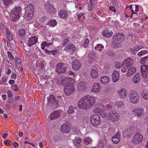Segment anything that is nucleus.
Listing matches in <instances>:
<instances>
[{"mask_svg": "<svg viewBox=\"0 0 148 148\" xmlns=\"http://www.w3.org/2000/svg\"><path fill=\"white\" fill-rule=\"evenodd\" d=\"M96 97L86 95L82 97L78 103V107L84 110L91 108L95 103Z\"/></svg>", "mask_w": 148, "mask_h": 148, "instance_id": "f257e3e1", "label": "nucleus"}, {"mask_svg": "<svg viewBox=\"0 0 148 148\" xmlns=\"http://www.w3.org/2000/svg\"><path fill=\"white\" fill-rule=\"evenodd\" d=\"M21 11V8L19 6L16 7L13 9L10 15L11 20L14 21H17L20 17Z\"/></svg>", "mask_w": 148, "mask_h": 148, "instance_id": "f03ea898", "label": "nucleus"}, {"mask_svg": "<svg viewBox=\"0 0 148 148\" xmlns=\"http://www.w3.org/2000/svg\"><path fill=\"white\" fill-rule=\"evenodd\" d=\"M92 112L94 113H99L103 117H105L107 116L105 111L104 106L101 104H98L97 107L93 110Z\"/></svg>", "mask_w": 148, "mask_h": 148, "instance_id": "7ed1b4c3", "label": "nucleus"}, {"mask_svg": "<svg viewBox=\"0 0 148 148\" xmlns=\"http://www.w3.org/2000/svg\"><path fill=\"white\" fill-rule=\"evenodd\" d=\"M129 97L131 102L133 103H137L139 100L138 94L134 90H131L129 94Z\"/></svg>", "mask_w": 148, "mask_h": 148, "instance_id": "20e7f679", "label": "nucleus"}, {"mask_svg": "<svg viewBox=\"0 0 148 148\" xmlns=\"http://www.w3.org/2000/svg\"><path fill=\"white\" fill-rule=\"evenodd\" d=\"M90 121L91 123L94 126L99 125L101 122L100 116L96 114H93L91 116Z\"/></svg>", "mask_w": 148, "mask_h": 148, "instance_id": "39448f33", "label": "nucleus"}, {"mask_svg": "<svg viewBox=\"0 0 148 148\" xmlns=\"http://www.w3.org/2000/svg\"><path fill=\"white\" fill-rule=\"evenodd\" d=\"M66 66L64 63H59L56 66V72L58 75H60L66 71Z\"/></svg>", "mask_w": 148, "mask_h": 148, "instance_id": "423d86ee", "label": "nucleus"}, {"mask_svg": "<svg viewBox=\"0 0 148 148\" xmlns=\"http://www.w3.org/2000/svg\"><path fill=\"white\" fill-rule=\"evenodd\" d=\"M34 6L33 5L30 4L28 5L26 9L25 14L27 19L28 20L31 19L33 16V12L34 11Z\"/></svg>", "mask_w": 148, "mask_h": 148, "instance_id": "0eeeda50", "label": "nucleus"}, {"mask_svg": "<svg viewBox=\"0 0 148 148\" xmlns=\"http://www.w3.org/2000/svg\"><path fill=\"white\" fill-rule=\"evenodd\" d=\"M75 87L73 84H70L65 86L64 91L66 95L69 96L71 95L75 90Z\"/></svg>", "mask_w": 148, "mask_h": 148, "instance_id": "6e6552de", "label": "nucleus"}, {"mask_svg": "<svg viewBox=\"0 0 148 148\" xmlns=\"http://www.w3.org/2000/svg\"><path fill=\"white\" fill-rule=\"evenodd\" d=\"M125 38V36L122 33L115 34L113 38V41H118L121 43Z\"/></svg>", "mask_w": 148, "mask_h": 148, "instance_id": "1a4fd4ad", "label": "nucleus"}, {"mask_svg": "<svg viewBox=\"0 0 148 148\" xmlns=\"http://www.w3.org/2000/svg\"><path fill=\"white\" fill-rule=\"evenodd\" d=\"M109 118L112 121H117L120 117V115L117 112H115L111 111L109 114Z\"/></svg>", "mask_w": 148, "mask_h": 148, "instance_id": "9d476101", "label": "nucleus"}, {"mask_svg": "<svg viewBox=\"0 0 148 148\" xmlns=\"http://www.w3.org/2000/svg\"><path fill=\"white\" fill-rule=\"evenodd\" d=\"M143 138V136L141 134H137L134 136L132 142L134 144H138L142 142Z\"/></svg>", "mask_w": 148, "mask_h": 148, "instance_id": "9b49d317", "label": "nucleus"}, {"mask_svg": "<svg viewBox=\"0 0 148 148\" xmlns=\"http://www.w3.org/2000/svg\"><path fill=\"white\" fill-rule=\"evenodd\" d=\"M58 15L61 18L65 19L68 17V12L66 10L62 9L58 12Z\"/></svg>", "mask_w": 148, "mask_h": 148, "instance_id": "f8f14e48", "label": "nucleus"}, {"mask_svg": "<svg viewBox=\"0 0 148 148\" xmlns=\"http://www.w3.org/2000/svg\"><path fill=\"white\" fill-rule=\"evenodd\" d=\"M140 71L143 77L145 79L146 78L147 74L148 73L147 66L146 65H142L141 67Z\"/></svg>", "mask_w": 148, "mask_h": 148, "instance_id": "ddd939ff", "label": "nucleus"}, {"mask_svg": "<svg viewBox=\"0 0 148 148\" xmlns=\"http://www.w3.org/2000/svg\"><path fill=\"white\" fill-rule=\"evenodd\" d=\"M38 42V38L35 36H33L30 38L27 41V45L30 47L35 44Z\"/></svg>", "mask_w": 148, "mask_h": 148, "instance_id": "4468645a", "label": "nucleus"}, {"mask_svg": "<svg viewBox=\"0 0 148 148\" xmlns=\"http://www.w3.org/2000/svg\"><path fill=\"white\" fill-rule=\"evenodd\" d=\"M121 132H118L116 134L112 137V139L113 143L114 144H118L120 140Z\"/></svg>", "mask_w": 148, "mask_h": 148, "instance_id": "2eb2a0df", "label": "nucleus"}, {"mask_svg": "<svg viewBox=\"0 0 148 148\" xmlns=\"http://www.w3.org/2000/svg\"><path fill=\"white\" fill-rule=\"evenodd\" d=\"M81 64L79 61L77 60H75L72 63V68L74 70H78L80 68Z\"/></svg>", "mask_w": 148, "mask_h": 148, "instance_id": "dca6fc26", "label": "nucleus"}, {"mask_svg": "<svg viewBox=\"0 0 148 148\" xmlns=\"http://www.w3.org/2000/svg\"><path fill=\"white\" fill-rule=\"evenodd\" d=\"M132 111L135 115L138 116H141L144 112L143 109L139 108H134Z\"/></svg>", "mask_w": 148, "mask_h": 148, "instance_id": "f3484780", "label": "nucleus"}, {"mask_svg": "<svg viewBox=\"0 0 148 148\" xmlns=\"http://www.w3.org/2000/svg\"><path fill=\"white\" fill-rule=\"evenodd\" d=\"M87 86V84L86 82H82L78 84L77 88L79 91L82 92L86 90Z\"/></svg>", "mask_w": 148, "mask_h": 148, "instance_id": "a211bd4d", "label": "nucleus"}, {"mask_svg": "<svg viewBox=\"0 0 148 148\" xmlns=\"http://www.w3.org/2000/svg\"><path fill=\"white\" fill-rule=\"evenodd\" d=\"M88 61L90 63L94 62L96 59V53L93 52H91L88 55Z\"/></svg>", "mask_w": 148, "mask_h": 148, "instance_id": "6ab92c4d", "label": "nucleus"}, {"mask_svg": "<svg viewBox=\"0 0 148 148\" xmlns=\"http://www.w3.org/2000/svg\"><path fill=\"white\" fill-rule=\"evenodd\" d=\"M124 63L127 68L129 69L132 66L133 61L131 58H128L125 59Z\"/></svg>", "mask_w": 148, "mask_h": 148, "instance_id": "aec40b11", "label": "nucleus"}, {"mask_svg": "<svg viewBox=\"0 0 148 148\" xmlns=\"http://www.w3.org/2000/svg\"><path fill=\"white\" fill-rule=\"evenodd\" d=\"M65 49L67 51L70 53L74 51L76 49V48L74 45L72 44H70L66 46Z\"/></svg>", "mask_w": 148, "mask_h": 148, "instance_id": "412c9836", "label": "nucleus"}, {"mask_svg": "<svg viewBox=\"0 0 148 148\" xmlns=\"http://www.w3.org/2000/svg\"><path fill=\"white\" fill-rule=\"evenodd\" d=\"M101 87L98 83L95 84L93 85V86L91 91L93 92H100L101 90Z\"/></svg>", "mask_w": 148, "mask_h": 148, "instance_id": "4be33fe9", "label": "nucleus"}, {"mask_svg": "<svg viewBox=\"0 0 148 148\" xmlns=\"http://www.w3.org/2000/svg\"><path fill=\"white\" fill-rule=\"evenodd\" d=\"M69 127L66 124H62L60 130L61 131L65 133H68L69 131Z\"/></svg>", "mask_w": 148, "mask_h": 148, "instance_id": "5701e85b", "label": "nucleus"}, {"mask_svg": "<svg viewBox=\"0 0 148 148\" xmlns=\"http://www.w3.org/2000/svg\"><path fill=\"white\" fill-rule=\"evenodd\" d=\"M119 77V73L118 71L116 70L114 71L112 75V78L113 81L114 82L117 81Z\"/></svg>", "mask_w": 148, "mask_h": 148, "instance_id": "b1692460", "label": "nucleus"}, {"mask_svg": "<svg viewBox=\"0 0 148 148\" xmlns=\"http://www.w3.org/2000/svg\"><path fill=\"white\" fill-rule=\"evenodd\" d=\"M119 95L122 98L125 97L127 95V90L124 88H122L118 92Z\"/></svg>", "mask_w": 148, "mask_h": 148, "instance_id": "393cba45", "label": "nucleus"}, {"mask_svg": "<svg viewBox=\"0 0 148 148\" xmlns=\"http://www.w3.org/2000/svg\"><path fill=\"white\" fill-rule=\"evenodd\" d=\"M45 9L47 11L51 13L54 11L53 6L51 4L49 3H46L45 7Z\"/></svg>", "mask_w": 148, "mask_h": 148, "instance_id": "a878e982", "label": "nucleus"}, {"mask_svg": "<svg viewBox=\"0 0 148 148\" xmlns=\"http://www.w3.org/2000/svg\"><path fill=\"white\" fill-rule=\"evenodd\" d=\"M47 100L48 102L49 103H53L56 104L58 103V101H57L58 99H56L55 97L53 95H50L49 97L48 98Z\"/></svg>", "mask_w": 148, "mask_h": 148, "instance_id": "bb28decb", "label": "nucleus"}, {"mask_svg": "<svg viewBox=\"0 0 148 148\" xmlns=\"http://www.w3.org/2000/svg\"><path fill=\"white\" fill-rule=\"evenodd\" d=\"M113 32L111 30H104L102 33L103 36L108 38H110L112 35Z\"/></svg>", "mask_w": 148, "mask_h": 148, "instance_id": "cd10ccee", "label": "nucleus"}, {"mask_svg": "<svg viewBox=\"0 0 148 148\" xmlns=\"http://www.w3.org/2000/svg\"><path fill=\"white\" fill-rule=\"evenodd\" d=\"M60 116V114L58 111H54L51 115L50 119L51 120L55 119L59 117Z\"/></svg>", "mask_w": 148, "mask_h": 148, "instance_id": "c85d7f7f", "label": "nucleus"}, {"mask_svg": "<svg viewBox=\"0 0 148 148\" xmlns=\"http://www.w3.org/2000/svg\"><path fill=\"white\" fill-rule=\"evenodd\" d=\"M18 35L21 39H23L25 35V30L23 29H20L18 31Z\"/></svg>", "mask_w": 148, "mask_h": 148, "instance_id": "c756f323", "label": "nucleus"}, {"mask_svg": "<svg viewBox=\"0 0 148 148\" xmlns=\"http://www.w3.org/2000/svg\"><path fill=\"white\" fill-rule=\"evenodd\" d=\"M109 81V78L108 77L106 76H104L102 77L100 81L103 84H106L108 83Z\"/></svg>", "mask_w": 148, "mask_h": 148, "instance_id": "7c9ffc66", "label": "nucleus"}, {"mask_svg": "<svg viewBox=\"0 0 148 148\" xmlns=\"http://www.w3.org/2000/svg\"><path fill=\"white\" fill-rule=\"evenodd\" d=\"M81 140L80 138L75 139L73 141L74 144L75 146L77 148H80V143Z\"/></svg>", "mask_w": 148, "mask_h": 148, "instance_id": "2f4dec72", "label": "nucleus"}, {"mask_svg": "<svg viewBox=\"0 0 148 148\" xmlns=\"http://www.w3.org/2000/svg\"><path fill=\"white\" fill-rule=\"evenodd\" d=\"M91 77L93 78H97L98 76V73L97 71L95 69H92L91 72Z\"/></svg>", "mask_w": 148, "mask_h": 148, "instance_id": "473e14b6", "label": "nucleus"}, {"mask_svg": "<svg viewBox=\"0 0 148 148\" xmlns=\"http://www.w3.org/2000/svg\"><path fill=\"white\" fill-rule=\"evenodd\" d=\"M136 71L135 68L134 67H132L130 68L128 71V73L127 74V77L130 76L134 74Z\"/></svg>", "mask_w": 148, "mask_h": 148, "instance_id": "72a5a7b5", "label": "nucleus"}, {"mask_svg": "<svg viewBox=\"0 0 148 148\" xmlns=\"http://www.w3.org/2000/svg\"><path fill=\"white\" fill-rule=\"evenodd\" d=\"M140 79V77L138 74H136L133 79V82L135 83H138Z\"/></svg>", "mask_w": 148, "mask_h": 148, "instance_id": "f704fd0d", "label": "nucleus"}, {"mask_svg": "<svg viewBox=\"0 0 148 148\" xmlns=\"http://www.w3.org/2000/svg\"><path fill=\"white\" fill-rule=\"evenodd\" d=\"M142 96L144 99L148 100V91L143 90L142 92Z\"/></svg>", "mask_w": 148, "mask_h": 148, "instance_id": "c9c22d12", "label": "nucleus"}, {"mask_svg": "<svg viewBox=\"0 0 148 148\" xmlns=\"http://www.w3.org/2000/svg\"><path fill=\"white\" fill-rule=\"evenodd\" d=\"M6 34L8 40L10 41L12 40L13 37L12 34L10 33V31L7 29H6Z\"/></svg>", "mask_w": 148, "mask_h": 148, "instance_id": "e433bc0d", "label": "nucleus"}, {"mask_svg": "<svg viewBox=\"0 0 148 148\" xmlns=\"http://www.w3.org/2000/svg\"><path fill=\"white\" fill-rule=\"evenodd\" d=\"M103 46L101 44H98L95 47V49L96 50L101 51L103 49Z\"/></svg>", "mask_w": 148, "mask_h": 148, "instance_id": "4c0bfd02", "label": "nucleus"}, {"mask_svg": "<svg viewBox=\"0 0 148 148\" xmlns=\"http://www.w3.org/2000/svg\"><path fill=\"white\" fill-rule=\"evenodd\" d=\"M57 23L55 20H50L47 23V24L52 27H54L57 25Z\"/></svg>", "mask_w": 148, "mask_h": 148, "instance_id": "58836bf2", "label": "nucleus"}, {"mask_svg": "<svg viewBox=\"0 0 148 148\" xmlns=\"http://www.w3.org/2000/svg\"><path fill=\"white\" fill-rule=\"evenodd\" d=\"M15 62L17 67L19 68L21 66V60L17 57L16 58Z\"/></svg>", "mask_w": 148, "mask_h": 148, "instance_id": "ea45409f", "label": "nucleus"}, {"mask_svg": "<svg viewBox=\"0 0 148 148\" xmlns=\"http://www.w3.org/2000/svg\"><path fill=\"white\" fill-rule=\"evenodd\" d=\"M112 44V47L114 48H118L121 46L120 42L118 41H113Z\"/></svg>", "mask_w": 148, "mask_h": 148, "instance_id": "a19ab883", "label": "nucleus"}, {"mask_svg": "<svg viewBox=\"0 0 148 148\" xmlns=\"http://www.w3.org/2000/svg\"><path fill=\"white\" fill-rule=\"evenodd\" d=\"M92 142V140L90 138H86L84 139V143L86 145H88Z\"/></svg>", "mask_w": 148, "mask_h": 148, "instance_id": "79ce46f5", "label": "nucleus"}, {"mask_svg": "<svg viewBox=\"0 0 148 148\" xmlns=\"http://www.w3.org/2000/svg\"><path fill=\"white\" fill-rule=\"evenodd\" d=\"M12 2L11 0H3V3L5 6H8L12 4Z\"/></svg>", "mask_w": 148, "mask_h": 148, "instance_id": "37998d69", "label": "nucleus"}, {"mask_svg": "<svg viewBox=\"0 0 148 148\" xmlns=\"http://www.w3.org/2000/svg\"><path fill=\"white\" fill-rule=\"evenodd\" d=\"M75 108H76L73 107L72 106H70L68 110V113L70 114L74 113L75 112L74 110Z\"/></svg>", "mask_w": 148, "mask_h": 148, "instance_id": "c03bdc74", "label": "nucleus"}, {"mask_svg": "<svg viewBox=\"0 0 148 148\" xmlns=\"http://www.w3.org/2000/svg\"><path fill=\"white\" fill-rule=\"evenodd\" d=\"M124 102L123 101H117L115 103V105L118 108H120L123 106Z\"/></svg>", "mask_w": 148, "mask_h": 148, "instance_id": "a18cd8bd", "label": "nucleus"}, {"mask_svg": "<svg viewBox=\"0 0 148 148\" xmlns=\"http://www.w3.org/2000/svg\"><path fill=\"white\" fill-rule=\"evenodd\" d=\"M68 78H64V79L62 81V84L63 85L66 86L68 85L69 83L68 82Z\"/></svg>", "mask_w": 148, "mask_h": 148, "instance_id": "49530a36", "label": "nucleus"}, {"mask_svg": "<svg viewBox=\"0 0 148 148\" xmlns=\"http://www.w3.org/2000/svg\"><path fill=\"white\" fill-rule=\"evenodd\" d=\"M104 145L102 141H100L96 147L97 148H103Z\"/></svg>", "mask_w": 148, "mask_h": 148, "instance_id": "de8ad7c7", "label": "nucleus"}, {"mask_svg": "<svg viewBox=\"0 0 148 148\" xmlns=\"http://www.w3.org/2000/svg\"><path fill=\"white\" fill-rule=\"evenodd\" d=\"M115 65L116 68L119 69L122 66V63L120 62H117L115 63Z\"/></svg>", "mask_w": 148, "mask_h": 148, "instance_id": "09e8293b", "label": "nucleus"}, {"mask_svg": "<svg viewBox=\"0 0 148 148\" xmlns=\"http://www.w3.org/2000/svg\"><path fill=\"white\" fill-rule=\"evenodd\" d=\"M148 59V56H147L144 57L141 59L140 61V63L141 64H144L145 63L146 61Z\"/></svg>", "mask_w": 148, "mask_h": 148, "instance_id": "8fccbe9b", "label": "nucleus"}, {"mask_svg": "<svg viewBox=\"0 0 148 148\" xmlns=\"http://www.w3.org/2000/svg\"><path fill=\"white\" fill-rule=\"evenodd\" d=\"M89 40L88 38H86L85 40V42L84 43V46L85 47H87L89 45Z\"/></svg>", "mask_w": 148, "mask_h": 148, "instance_id": "3c124183", "label": "nucleus"}, {"mask_svg": "<svg viewBox=\"0 0 148 148\" xmlns=\"http://www.w3.org/2000/svg\"><path fill=\"white\" fill-rule=\"evenodd\" d=\"M11 88L16 91H17L18 90V88L16 84H14L11 87Z\"/></svg>", "mask_w": 148, "mask_h": 148, "instance_id": "603ef678", "label": "nucleus"}, {"mask_svg": "<svg viewBox=\"0 0 148 148\" xmlns=\"http://www.w3.org/2000/svg\"><path fill=\"white\" fill-rule=\"evenodd\" d=\"M52 44V43L47 42L46 41H44L42 42L41 45H44L45 46H49Z\"/></svg>", "mask_w": 148, "mask_h": 148, "instance_id": "864d4df0", "label": "nucleus"}, {"mask_svg": "<svg viewBox=\"0 0 148 148\" xmlns=\"http://www.w3.org/2000/svg\"><path fill=\"white\" fill-rule=\"evenodd\" d=\"M69 42V39H65L63 41V42L62 45L63 46H64L67 44L68 42Z\"/></svg>", "mask_w": 148, "mask_h": 148, "instance_id": "5fc2aeb1", "label": "nucleus"}, {"mask_svg": "<svg viewBox=\"0 0 148 148\" xmlns=\"http://www.w3.org/2000/svg\"><path fill=\"white\" fill-rule=\"evenodd\" d=\"M68 82L69 83V84L68 85L71 84H74V79L72 78L71 77H70L68 78Z\"/></svg>", "mask_w": 148, "mask_h": 148, "instance_id": "6e6d98bb", "label": "nucleus"}, {"mask_svg": "<svg viewBox=\"0 0 148 148\" xmlns=\"http://www.w3.org/2000/svg\"><path fill=\"white\" fill-rule=\"evenodd\" d=\"M8 56L9 58H10V59H14V57L12 56V54L9 51H8L7 52Z\"/></svg>", "mask_w": 148, "mask_h": 148, "instance_id": "4d7b16f0", "label": "nucleus"}, {"mask_svg": "<svg viewBox=\"0 0 148 148\" xmlns=\"http://www.w3.org/2000/svg\"><path fill=\"white\" fill-rule=\"evenodd\" d=\"M140 46H135L134 48L132 49V51H137L140 49Z\"/></svg>", "mask_w": 148, "mask_h": 148, "instance_id": "13d9d810", "label": "nucleus"}, {"mask_svg": "<svg viewBox=\"0 0 148 148\" xmlns=\"http://www.w3.org/2000/svg\"><path fill=\"white\" fill-rule=\"evenodd\" d=\"M58 52V50L51 51V54H52L53 56L56 55Z\"/></svg>", "mask_w": 148, "mask_h": 148, "instance_id": "bf43d9fd", "label": "nucleus"}, {"mask_svg": "<svg viewBox=\"0 0 148 148\" xmlns=\"http://www.w3.org/2000/svg\"><path fill=\"white\" fill-rule=\"evenodd\" d=\"M107 54L109 56H114L115 55L114 52L113 51H108L107 52Z\"/></svg>", "mask_w": 148, "mask_h": 148, "instance_id": "052dcab7", "label": "nucleus"}, {"mask_svg": "<svg viewBox=\"0 0 148 148\" xmlns=\"http://www.w3.org/2000/svg\"><path fill=\"white\" fill-rule=\"evenodd\" d=\"M83 119V117L80 116H78L77 118V120L79 122L81 123L83 122L82 120Z\"/></svg>", "mask_w": 148, "mask_h": 148, "instance_id": "680f3d73", "label": "nucleus"}, {"mask_svg": "<svg viewBox=\"0 0 148 148\" xmlns=\"http://www.w3.org/2000/svg\"><path fill=\"white\" fill-rule=\"evenodd\" d=\"M93 4H89L88 5V9L89 11H91L93 8Z\"/></svg>", "mask_w": 148, "mask_h": 148, "instance_id": "e2e57ef3", "label": "nucleus"}, {"mask_svg": "<svg viewBox=\"0 0 148 148\" xmlns=\"http://www.w3.org/2000/svg\"><path fill=\"white\" fill-rule=\"evenodd\" d=\"M58 99L57 101H58V103L59 102H61L62 101V97L61 96H59L57 98V99Z\"/></svg>", "mask_w": 148, "mask_h": 148, "instance_id": "0e129e2a", "label": "nucleus"}, {"mask_svg": "<svg viewBox=\"0 0 148 148\" xmlns=\"http://www.w3.org/2000/svg\"><path fill=\"white\" fill-rule=\"evenodd\" d=\"M8 97H11L13 96V95L11 93L10 91L7 92Z\"/></svg>", "mask_w": 148, "mask_h": 148, "instance_id": "69168bd1", "label": "nucleus"}, {"mask_svg": "<svg viewBox=\"0 0 148 148\" xmlns=\"http://www.w3.org/2000/svg\"><path fill=\"white\" fill-rule=\"evenodd\" d=\"M16 73H12L11 75V77L12 79H16Z\"/></svg>", "mask_w": 148, "mask_h": 148, "instance_id": "338daca9", "label": "nucleus"}, {"mask_svg": "<svg viewBox=\"0 0 148 148\" xmlns=\"http://www.w3.org/2000/svg\"><path fill=\"white\" fill-rule=\"evenodd\" d=\"M145 53L144 51H141L140 52L138 53V55L139 56H141L143 55Z\"/></svg>", "mask_w": 148, "mask_h": 148, "instance_id": "774afa93", "label": "nucleus"}]
</instances>
